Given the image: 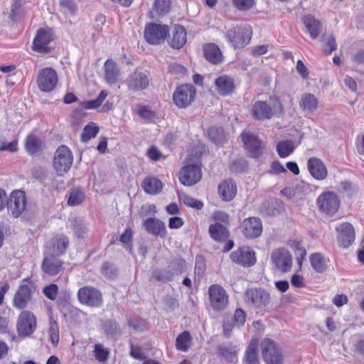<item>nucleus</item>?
I'll return each instance as SVG.
<instances>
[{"label": "nucleus", "mask_w": 364, "mask_h": 364, "mask_svg": "<svg viewBox=\"0 0 364 364\" xmlns=\"http://www.w3.org/2000/svg\"><path fill=\"white\" fill-rule=\"evenodd\" d=\"M33 287V284L28 279L21 282L13 299V305L15 308L23 309L27 306L31 299Z\"/></svg>", "instance_id": "obj_13"}, {"label": "nucleus", "mask_w": 364, "mask_h": 364, "mask_svg": "<svg viewBox=\"0 0 364 364\" xmlns=\"http://www.w3.org/2000/svg\"><path fill=\"white\" fill-rule=\"evenodd\" d=\"M54 40V33L51 28L45 26L37 31L33 38L32 49L37 53H48V45Z\"/></svg>", "instance_id": "obj_11"}, {"label": "nucleus", "mask_w": 364, "mask_h": 364, "mask_svg": "<svg viewBox=\"0 0 364 364\" xmlns=\"http://www.w3.org/2000/svg\"><path fill=\"white\" fill-rule=\"evenodd\" d=\"M262 354L267 364H283L281 350L270 338H264L261 343Z\"/></svg>", "instance_id": "obj_9"}, {"label": "nucleus", "mask_w": 364, "mask_h": 364, "mask_svg": "<svg viewBox=\"0 0 364 364\" xmlns=\"http://www.w3.org/2000/svg\"><path fill=\"white\" fill-rule=\"evenodd\" d=\"M138 114L146 119H150L154 117V112L151 110L149 107L140 106L137 109Z\"/></svg>", "instance_id": "obj_57"}, {"label": "nucleus", "mask_w": 364, "mask_h": 364, "mask_svg": "<svg viewBox=\"0 0 364 364\" xmlns=\"http://www.w3.org/2000/svg\"><path fill=\"white\" fill-rule=\"evenodd\" d=\"M77 299L80 304L91 307H98L103 301L101 292L90 286L80 288L77 291Z\"/></svg>", "instance_id": "obj_12"}, {"label": "nucleus", "mask_w": 364, "mask_h": 364, "mask_svg": "<svg viewBox=\"0 0 364 364\" xmlns=\"http://www.w3.org/2000/svg\"><path fill=\"white\" fill-rule=\"evenodd\" d=\"M26 205V195L23 191H14L11 193L8 208L14 218H18L25 210Z\"/></svg>", "instance_id": "obj_21"}, {"label": "nucleus", "mask_w": 364, "mask_h": 364, "mask_svg": "<svg viewBox=\"0 0 364 364\" xmlns=\"http://www.w3.org/2000/svg\"><path fill=\"white\" fill-rule=\"evenodd\" d=\"M348 301V296L346 294H336L333 299V304L338 307L346 304Z\"/></svg>", "instance_id": "obj_60"}, {"label": "nucleus", "mask_w": 364, "mask_h": 364, "mask_svg": "<svg viewBox=\"0 0 364 364\" xmlns=\"http://www.w3.org/2000/svg\"><path fill=\"white\" fill-rule=\"evenodd\" d=\"M201 169L198 165L185 166L179 172L180 182L187 186L197 183L201 179Z\"/></svg>", "instance_id": "obj_18"}, {"label": "nucleus", "mask_w": 364, "mask_h": 364, "mask_svg": "<svg viewBox=\"0 0 364 364\" xmlns=\"http://www.w3.org/2000/svg\"><path fill=\"white\" fill-rule=\"evenodd\" d=\"M71 225L75 235L78 237H82L88 232V228L84 221L78 219L71 220Z\"/></svg>", "instance_id": "obj_42"}, {"label": "nucleus", "mask_w": 364, "mask_h": 364, "mask_svg": "<svg viewBox=\"0 0 364 364\" xmlns=\"http://www.w3.org/2000/svg\"><path fill=\"white\" fill-rule=\"evenodd\" d=\"M170 0H156L155 8L156 12L159 15H164L168 12L170 9Z\"/></svg>", "instance_id": "obj_51"}, {"label": "nucleus", "mask_w": 364, "mask_h": 364, "mask_svg": "<svg viewBox=\"0 0 364 364\" xmlns=\"http://www.w3.org/2000/svg\"><path fill=\"white\" fill-rule=\"evenodd\" d=\"M208 305L216 312L224 311L229 304V295L220 284H212L208 289Z\"/></svg>", "instance_id": "obj_3"}, {"label": "nucleus", "mask_w": 364, "mask_h": 364, "mask_svg": "<svg viewBox=\"0 0 364 364\" xmlns=\"http://www.w3.org/2000/svg\"><path fill=\"white\" fill-rule=\"evenodd\" d=\"M196 90L191 84H184L176 88L173 95V100L179 108H186L194 100Z\"/></svg>", "instance_id": "obj_10"}, {"label": "nucleus", "mask_w": 364, "mask_h": 364, "mask_svg": "<svg viewBox=\"0 0 364 364\" xmlns=\"http://www.w3.org/2000/svg\"><path fill=\"white\" fill-rule=\"evenodd\" d=\"M93 354L95 359L99 363H105L107 361L109 355V350L105 348L101 343H97L94 346Z\"/></svg>", "instance_id": "obj_40"}, {"label": "nucleus", "mask_w": 364, "mask_h": 364, "mask_svg": "<svg viewBox=\"0 0 364 364\" xmlns=\"http://www.w3.org/2000/svg\"><path fill=\"white\" fill-rule=\"evenodd\" d=\"M304 31L310 34L311 38H316L323 31L322 24H304Z\"/></svg>", "instance_id": "obj_49"}, {"label": "nucleus", "mask_w": 364, "mask_h": 364, "mask_svg": "<svg viewBox=\"0 0 364 364\" xmlns=\"http://www.w3.org/2000/svg\"><path fill=\"white\" fill-rule=\"evenodd\" d=\"M58 257L50 254V250H44L41 269L47 275L53 277L61 272L63 262Z\"/></svg>", "instance_id": "obj_17"}, {"label": "nucleus", "mask_w": 364, "mask_h": 364, "mask_svg": "<svg viewBox=\"0 0 364 364\" xmlns=\"http://www.w3.org/2000/svg\"><path fill=\"white\" fill-rule=\"evenodd\" d=\"M144 191L149 195H156L163 188L162 182L154 176L146 177L141 183Z\"/></svg>", "instance_id": "obj_31"}, {"label": "nucleus", "mask_w": 364, "mask_h": 364, "mask_svg": "<svg viewBox=\"0 0 364 364\" xmlns=\"http://www.w3.org/2000/svg\"><path fill=\"white\" fill-rule=\"evenodd\" d=\"M37 318L34 314L28 310H23L18 317L16 330L19 336L28 337L36 331Z\"/></svg>", "instance_id": "obj_7"}, {"label": "nucleus", "mask_w": 364, "mask_h": 364, "mask_svg": "<svg viewBox=\"0 0 364 364\" xmlns=\"http://www.w3.org/2000/svg\"><path fill=\"white\" fill-rule=\"evenodd\" d=\"M318 210L327 215L332 216L336 213L340 207V199L333 191H324L316 199Z\"/></svg>", "instance_id": "obj_6"}, {"label": "nucleus", "mask_w": 364, "mask_h": 364, "mask_svg": "<svg viewBox=\"0 0 364 364\" xmlns=\"http://www.w3.org/2000/svg\"><path fill=\"white\" fill-rule=\"evenodd\" d=\"M58 80V75L55 70L51 68H46L39 72L37 84L40 90L49 92L55 89Z\"/></svg>", "instance_id": "obj_14"}, {"label": "nucleus", "mask_w": 364, "mask_h": 364, "mask_svg": "<svg viewBox=\"0 0 364 364\" xmlns=\"http://www.w3.org/2000/svg\"><path fill=\"white\" fill-rule=\"evenodd\" d=\"M43 292L48 299L55 300L58 295V287L56 284H52L46 286L43 289Z\"/></svg>", "instance_id": "obj_53"}, {"label": "nucleus", "mask_w": 364, "mask_h": 364, "mask_svg": "<svg viewBox=\"0 0 364 364\" xmlns=\"http://www.w3.org/2000/svg\"><path fill=\"white\" fill-rule=\"evenodd\" d=\"M191 340V336L188 331H183L176 338V348L177 350L186 352L188 350Z\"/></svg>", "instance_id": "obj_38"}, {"label": "nucleus", "mask_w": 364, "mask_h": 364, "mask_svg": "<svg viewBox=\"0 0 364 364\" xmlns=\"http://www.w3.org/2000/svg\"><path fill=\"white\" fill-rule=\"evenodd\" d=\"M84 200V193L79 189L73 190L70 195L68 203L70 205H77Z\"/></svg>", "instance_id": "obj_47"}, {"label": "nucleus", "mask_w": 364, "mask_h": 364, "mask_svg": "<svg viewBox=\"0 0 364 364\" xmlns=\"http://www.w3.org/2000/svg\"><path fill=\"white\" fill-rule=\"evenodd\" d=\"M268 46L267 45H260L257 46L252 48V53L254 55L258 56L262 55L267 53Z\"/></svg>", "instance_id": "obj_62"}, {"label": "nucleus", "mask_w": 364, "mask_h": 364, "mask_svg": "<svg viewBox=\"0 0 364 364\" xmlns=\"http://www.w3.org/2000/svg\"><path fill=\"white\" fill-rule=\"evenodd\" d=\"M25 148L29 154H35L41 150L42 141L36 136L29 134L25 141Z\"/></svg>", "instance_id": "obj_36"}, {"label": "nucleus", "mask_w": 364, "mask_h": 364, "mask_svg": "<svg viewBox=\"0 0 364 364\" xmlns=\"http://www.w3.org/2000/svg\"><path fill=\"white\" fill-rule=\"evenodd\" d=\"M147 156L153 161H158L161 157L162 154L156 146H151L147 151Z\"/></svg>", "instance_id": "obj_59"}, {"label": "nucleus", "mask_w": 364, "mask_h": 364, "mask_svg": "<svg viewBox=\"0 0 364 364\" xmlns=\"http://www.w3.org/2000/svg\"><path fill=\"white\" fill-rule=\"evenodd\" d=\"M310 262L312 268L318 273H323L326 271V259L321 253H314L310 256Z\"/></svg>", "instance_id": "obj_37"}, {"label": "nucleus", "mask_w": 364, "mask_h": 364, "mask_svg": "<svg viewBox=\"0 0 364 364\" xmlns=\"http://www.w3.org/2000/svg\"><path fill=\"white\" fill-rule=\"evenodd\" d=\"M126 83L130 90H142L149 86V80L146 73L136 70L129 75Z\"/></svg>", "instance_id": "obj_24"}, {"label": "nucleus", "mask_w": 364, "mask_h": 364, "mask_svg": "<svg viewBox=\"0 0 364 364\" xmlns=\"http://www.w3.org/2000/svg\"><path fill=\"white\" fill-rule=\"evenodd\" d=\"M246 321V314L241 309H237L234 314V323L237 327H241Z\"/></svg>", "instance_id": "obj_54"}, {"label": "nucleus", "mask_w": 364, "mask_h": 364, "mask_svg": "<svg viewBox=\"0 0 364 364\" xmlns=\"http://www.w3.org/2000/svg\"><path fill=\"white\" fill-rule=\"evenodd\" d=\"M272 260L282 272H287L292 265V259L289 251L284 248L274 250L272 254Z\"/></svg>", "instance_id": "obj_22"}, {"label": "nucleus", "mask_w": 364, "mask_h": 364, "mask_svg": "<svg viewBox=\"0 0 364 364\" xmlns=\"http://www.w3.org/2000/svg\"><path fill=\"white\" fill-rule=\"evenodd\" d=\"M143 226L149 234L156 237L164 238L166 237L167 230L164 222L156 218H149L143 223Z\"/></svg>", "instance_id": "obj_25"}, {"label": "nucleus", "mask_w": 364, "mask_h": 364, "mask_svg": "<svg viewBox=\"0 0 364 364\" xmlns=\"http://www.w3.org/2000/svg\"><path fill=\"white\" fill-rule=\"evenodd\" d=\"M170 68L171 72L176 73L178 77L184 75L186 73V68L181 65L173 64L171 65Z\"/></svg>", "instance_id": "obj_63"}, {"label": "nucleus", "mask_w": 364, "mask_h": 364, "mask_svg": "<svg viewBox=\"0 0 364 364\" xmlns=\"http://www.w3.org/2000/svg\"><path fill=\"white\" fill-rule=\"evenodd\" d=\"M307 168L311 176L318 181H323L328 176V169L322 160L317 157L308 159Z\"/></svg>", "instance_id": "obj_23"}, {"label": "nucleus", "mask_w": 364, "mask_h": 364, "mask_svg": "<svg viewBox=\"0 0 364 364\" xmlns=\"http://www.w3.org/2000/svg\"><path fill=\"white\" fill-rule=\"evenodd\" d=\"M241 138L245 149L252 157L258 158L262 155V144L256 134L249 131H244L241 134Z\"/></svg>", "instance_id": "obj_16"}, {"label": "nucleus", "mask_w": 364, "mask_h": 364, "mask_svg": "<svg viewBox=\"0 0 364 364\" xmlns=\"http://www.w3.org/2000/svg\"><path fill=\"white\" fill-rule=\"evenodd\" d=\"M217 91L221 95H228L235 90L233 79L228 75H221L215 80Z\"/></svg>", "instance_id": "obj_29"}, {"label": "nucleus", "mask_w": 364, "mask_h": 364, "mask_svg": "<svg viewBox=\"0 0 364 364\" xmlns=\"http://www.w3.org/2000/svg\"><path fill=\"white\" fill-rule=\"evenodd\" d=\"M208 135L215 144L222 143L225 139L224 130L221 127H210L208 131Z\"/></svg>", "instance_id": "obj_43"}, {"label": "nucleus", "mask_w": 364, "mask_h": 364, "mask_svg": "<svg viewBox=\"0 0 364 364\" xmlns=\"http://www.w3.org/2000/svg\"><path fill=\"white\" fill-rule=\"evenodd\" d=\"M209 233L211 237L216 241H223L229 236L228 230L223 225L215 223L209 228Z\"/></svg>", "instance_id": "obj_34"}, {"label": "nucleus", "mask_w": 364, "mask_h": 364, "mask_svg": "<svg viewBox=\"0 0 364 364\" xmlns=\"http://www.w3.org/2000/svg\"><path fill=\"white\" fill-rule=\"evenodd\" d=\"M18 149V140L14 139L12 141L7 143L4 140L0 141V151L15 152Z\"/></svg>", "instance_id": "obj_52"}, {"label": "nucleus", "mask_w": 364, "mask_h": 364, "mask_svg": "<svg viewBox=\"0 0 364 364\" xmlns=\"http://www.w3.org/2000/svg\"><path fill=\"white\" fill-rule=\"evenodd\" d=\"M252 30L250 26H237L228 31L225 37L234 49L245 47L252 38Z\"/></svg>", "instance_id": "obj_2"}, {"label": "nucleus", "mask_w": 364, "mask_h": 364, "mask_svg": "<svg viewBox=\"0 0 364 364\" xmlns=\"http://www.w3.org/2000/svg\"><path fill=\"white\" fill-rule=\"evenodd\" d=\"M241 228L243 235L247 238H256L262 234V221L259 218L250 217L243 220L241 224Z\"/></svg>", "instance_id": "obj_20"}, {"label": "nucleus", "mask_w": 364, "mask_h": 364, "mask_svg": "<svg viewBox=\"0 0 364 364\" xmlns=\"http://www.w3.org/2000/svg\"><path fill=\"white\" fill-rule=\"evenodd\" d=\"M220 355L228 362H235L237 350L235 347L222 346L219 348Z\"/></svg>", "instance_id": "obj_44"}, {"label": "nucleus", "mask_w": 364, "mask_h": 364, "mask_svg": "<svg viewBox=\"0 0 364 364\" xmlns=\"http://www.w3.org/2000/svg\"><path fill=\"white\" fill-rule=\"evenodd\" d=\"M258 341L257 339H252L249 343L245 354V361L247 364H258L259 358L257 353Z\"/></svg>", "instance_id": "obj_35"}, {"label": "nucleus", "mask_w": 364, "mask_h": 364, "mask_svg": "<svg viewBox=\"0 0 364 364\" xmlns=\"http://www.w3.org/2000/svg\"><path fill=\"white\" fill-rule=\"evenodd\" d=\"M183 225V220L180 217H172L168 220V228L170 229H178Z\"/></svg>", "instance_id": "obj_58"}, {"label": "nucleus", "mask_w": 364, "mask_h": 364, "mask_svg": "<svg viewBox=\"0 0 364 364\" xmlns=\"http://www.w3.org/2000/svg\"><path fill=\"white\" fill-rule=\"evenodd\" d=\"M337 241L339 247L348 248L353 245L355 239L353 226L349 223H341L336 227Z\"/></svg>", "instance_id": "obj_15"}, {"label": "nucleus", "mask_w": 364, "mask_h": 364, "mask_svg": "<svg viewBox=\"0 0 364 364\" xmlns=\"http://www.w3.org/2000/svg\"><path fill=\"white\" fill-rule=\"evenodd\" d=\"M60 7L65 14H73L77 9L76 4L73 0H60Z\"/></svg>", "instance_id": "obj_48"}, {"label": "nucleus", "mask_w": 364, "mask_h": 364, "mask_svg": "<svg viewBox=\"0 0 364 364\" xmlns=\"http://www.w3.org/2000/svg\"><path fill=\"white\" fill-rule=\"evenodd\" d=\"M234 5L240 10H248L254 4V0H232Z\"/></svg>", "instance_id": "obj_56"}, {"label": "nucleus", "mask_w": 364, "mask_h": 364, "mask_svg": "<svg viewBox=\"0 0 364 364\" xmlns=\"http://www.w3.org/2000/svg\"><path fill=\"white\" fill-rule=\"evenodd\" d=\"M50 341L53 346H56L59 342V329L57 322L50 318L49 328Z\"/></svg>", "instance_id": "obj_46"}, {"label": "nucleus", "mask_w": 364, "mask_h": 364, "mask_svg": "<svg viewBox=\"0 0 364 364\" xmlns=\"http://www.w3.org/2000/svg\"><path fill=\"white\" fill-rule=\"evenodd\" d=\"M218 193L225 201L232 200L237 193V186L232 180H225L218 186Z\"/></svg>", "instance_id": "obj_28"}, {"label": "nucleus", "mask_w": 364, "mask_h": 364, "mask_svg": "<svg viewBox=\"0 0 364 364\" xmlns=\"http://www.w3.org/2000/svg\"><path fill=\"white\" fill-rule=\"evenodd\" d=\"M296 70L303 78H306L309 75V70L301 60L296 63Z\"/></svg>", "instance_id": "obj_61"}, {"label": "nucleus", "mask_w": 364, "mask_h": 364, "mask_svg": "<svg viewBox=\"0 0 364 364\" xmlns=\"http://www.w3.org/2000/svg\"><path fill=\"white\" fill-rule=\"evenodd\" d=\"M205 59L213 63L218 64L223 60V54L219 47L215 43H207L203 47Z\"/></svg>", "instance_id": "obj_30"}, {"label": "nucleus", "mask_w": 364, "mask_h": 364, "mask_svg": "<svg viewBox=\"0 0 364 364\" xmlns=\"http://www.w3.org/2000/svg\"><path fill=\"white\" fill-rule=\"evenodd\" d=\"M284 113V105L280 99L270 96L267 101H257L252 106L251 114L255 119L264 121L273 117H279Z\"/></svg>", "instance_id": "obj_1"}, {"label": "nucleus", "mask_w": 364, "mask_h": 364, "mask_svg": "<svg viewBox=\"0 0 364 364\" xmlns=\"http://www.w3.org/2000/svg\"><path fill=\"white\" fill-rule=\"evenodd\" d=\"M294 148L291 141H282L277 144V151L280 157L286 158L294 151Z\"/></svg>", "instance_id": "obj_39"}, {"label": "nucleus", "mask_w": 364, "mask_h": 364, "mask_svg": "<svg viewBox=\"0 0 364 364\" xmlns=\"http://www.w3.org/2000/svg\"><path fill=\"white\" fill-rule=\"evenodd\" d=\"M23 16L24 9L23 6L18 3L13 4L9 14L10 19L12 21H20L23 20Z\"/></svg>", "instance_id": "obj_45"}, {"label": "nucleus", "mask_w": 364, "mask_h": 364, "mask_svg": "<svg viewBox=\"0 0 364 364\" xmlns=\"http://www.w3.org/2000/svg\"><path fill=\"white\" fill-rule=\"evenodd\" d=\"M291 282L294 287L297 288L304 287L305 285L303 277L298 274H294L292 276Z\"/></svg>", "instance_id": "obj_64"}, {"label": "nucleus", "mask_w": 364, "mask_h": 364, "mask_svg": "<svg viewBox=\"0 0 364 364\" xmlns=\"http://www.w3.org/2000/svg\"><path fill=\"white\" fill-rule=\"evenodd\" d=\"M68 245L69 240L68 237L60 235L52 239L50 244L46 245L45 250H50V254L55 256H60L65 252Z\"/></svg>", "instance_id": "obj_27"}, {"label": "nucleus", "mask_w": 364, "mask_h": 364, "mask_svg": "<svg viewBox=\"0 0 364 364\" xmlns=\"http://www.w3.org/2000/svg\"><path fill=\"white\" fill-rule=\"evenodd\" d=\"M186 31L181 24H174L169 35L168 43L173 48L180 49L186 43Z\"/></svg>", "instance_id": "obj_26"}, {"label": "nucleus", "mask_w": 364, "mask_h": 364, "mask_svg": "<svg viewBox=\"0 0 364 364\" xmlns=\"http://www.w3.org/2000/svg\"><path fill=\"white\" fill-rule=\"evenodd\" d=\"M322 38L323 41H326L327 45L329 46L328 54H331L333 51L336 50L337 44L336 39L331 33L322 35Z\"/></svg>", "instance_id": "obj_55"}, {"label": "nucleus", "mask_w": 364, "mask_h": 364, "mask_svg": "<svg viewBox=\"0 0 364 364\" xmlns=\"http://www.w3.org/2000/svg\"><path fill=\"white\" fill-rule=\"evenodd\" d=\"M73 162L71 151L66 146L62 145L55 151L53 166L57 174L63 176L70 169Z\"/></svg>", "instance_id": "obj_5"}, {"label": "nucleus", "mask_w": 364, "mask_h": 364, "mask_svg": "<svg viewBox=\"0 0 364 364\" xmlns=\"http://www.w3.org/2000/svg\"><path fill=\"white\" fill-rule=\"evenodd\" d=\"M104 68L106 82L109 85H114L117 82L119 77V70L117 64L111 60H107Z\"/></svg>", "instance_id": "obj_32"}, {"label": "nucleus", "mask_w": 364, "mask_h": 364, "mask_svg": "<svg viewBox=\"0 0 364 364\" xmlns=\"http://www.w3.org/2000/svg\"><path fill=\"white\" fill-rule=\"evenodd\" d=\"M318 100L311 93H304L299 100V106L304 112L313 113L318 107Z\"/></svg>", "instance_id": "obj_33"}, {"label": "nucleus", "mask_w": 364, "mask_h": 364, "mask_svg": "<svg viewBox=\"0 0 364 364\" xmlns=\"http://www.w3.org/2000/svg\"><path fill=\"white\" fill-rule=\"evenodd\" d=\"M271 300L269 293L262 288H252L246 291L245 301L257 311H263L269 304Z\"/></svg>", "instance_id": "obj_4"}, {"label": "nucleus", "mask_w": 364, "mask_h": 364, "mask_svg": "<svg viewBox=\"0 0 364 364\" xmlns=\"http://www.w3.org/2000/svg\"><path fill=\"white\" fill-rule=\"evenodd\" d=\"M181 200L186 205L196 208L197 210L201 209L203 206V202L187 195L182 196L181 197Z\"/></svg>", "instance_id": "obj_50"}, {"label": "nucleus", "mask_w": 364, "mask_h": 364, "mask_svg": "<svg viewBox=\"0 0 364 364\" xmlns=\"http://www.w3.org/2000/svg\"><path fill=\"white\" fill-rule=\"evenodd\" d=\"M99 132V127L95 123H90L87 124L81 134V140L83 142H87L90 139L96 136Z\"/></svg>", "instance_id": "obj_41"}, {"label": "nucleus", "mask_w": 364, "mask_h": 364, "mask_svg": "<svg viewBox=\"0 0 364 364\" xmlns=\"http://www.w3.org/2000/svg\"><path fill=\"white\" fill-rule=\"evenodd\" d=\"M168 31L169 28L166 24H147L144 36L148 43L159 45L165 41Z\"/></svg>", "instance_id": "obj_8"}, {"label": "nucleus", "mask_w": 364, "mask_h": 364, "mask_svg": "<svg viewBox=\"0 0 364 364\" xmlns=\"http://www.w3.org/2000/svg\"><path fill=\"white\" fill-rule=\"evenodd\" d=\"M231 260L243 267H251L256 262L255 252L248 247H241L230 255Z\"/></svg>", "instance_id": "obj_19"}]
</instances>
